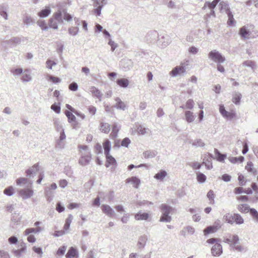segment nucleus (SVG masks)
I'll use <instances>...</instances> for the list:
<instances>
[{
	"label": "nucleus",
	"mask_w": 258,
	"mask_h": 258,
	"mask_svg": "<svg viewBox=\"0 0 258 258\" xmlns=\"http://www.w3.org/2000/svg\"><path fill=\"white\" fill-rule=\"evenodd\" d=\"M53 18L58 23L62 24L63 20L67 21H70L72 20L73 17L68 13L66 9L62 11L59 10L53 14Z\"/></svg>",
	"instance_id": "nucleus-1"
},
{
	"label": "nucleus",
	"mask_w": 258,
	"mask_h": 258,
	"mask_svg": "<svg viewBox=\"0 0 258 258\" xmlns=\"http://www.w3.org/2000/svg\"><path fill=\"white\" fill-rule=\"evenodd\" d=\"M208 56L210 59L219 63H223L225 61V57L216 50L211 51Z\"/></svg>",
	"instance_id": "nucleus-2"
},
{
	"label": "nucleus",
	"mask_w": 258,
	"mask_h": 258,
	"mask_svg": "<svg viewBox=\"0 0 258 258\" xmlns=\"http://www.w3.org/2000/svg\"><path fill=\"white\" fill-rule=\"evenodd\" d=\"M95 9L93 12L96 16H100L103 7L107 4V0H92Z\"/></svg>",
	"instance_id": "nucleus-3"
},
{
	"label": "nucleus",
	"mask_w": 258,
	"mask_h": 258,
	"mask_svg": "<svg viewBox=\"0 0 258 258\" xmlns=\"http://www.w3.org/2000/svg\"><path fill=\"white\" fill-rule=\"evenodd\" d=\"M91 154L90 151L81 152V157L79 160V163L82 166L88 165L91 160Z\"/></svg>",
	"instance_id": "nucleus-4"
},
{
	"label": "nucleus",
	"mask_w": 258,
	"mask_h": 258,
	"mask_svg": "<svg viewBox=\"0 0 258 258\" xmlns=\"http://www.w3.org/2000/svg\"><path fill=\"white\" fill-rule=\"evenodd\" d=\"M133 62L129 59H123L120 62V67L124 71H128L130 70L133 68Z\"/></svg>",
	"instance_id": "nucleus-5"
},
{
	"label": "nucleus",
	"mask_w": 258,
	"mask_h": 258,
	"mask_svg": "<svg viewBox=\"0 0 258 258\" xmlns=\"http://www.w3.org/2000/svg\"><path fill=\"white\" fill-rule=\"evenodd\" d=\"M159 37L158 33L157 31L153 30V31H150L149 32L146 37V40L148 41L149 43H155V42H157V38Z\"/></svg>",
	"instance_id": "nucleus-6"
},
{
	"label": "nucleus",
	"mask_w": 258,
	"mask_h": 258,
	"mask_svg": "<svg viewBox=\"0 0 258 258\" xmlns=\"http://www.w3.org/2000/svg\"><path fill=\"white\" fill-rule=\"evenodd\" d=\"M185 72V67L183 66H176L170 72V74L173 77L184 74Z\"/></svg>",
	"instance_id": "nucleus-7"
},
{
	"label": "nucleus",
	"mask_w": 258,
	"mask_h": 258,
	"mask_svg": "<svg viewBox=\"0 0 258 258\" xmlns=\"http://www.w3.org/2000/svg\"><path fill=\"white\" fill-rule=\"evenodd\" d=\"M19 194L23 199L25 200L31 198L33 196V191L30 188L22 189L19 191Z\"/></svg>",
	"instance_id": "nucleus-8"
},
{
	"label": "nucleus",
	"mask_w": 258,
	"mask_h": 258,
	"mask_svg": "<svg viewBox=\"0 0 258 258\" xmlns=\"http://www.w3.org/2000/svg\"><path fill=\"white\" fill-rule=\"evenodd\" d=\"M39 170V163L35 164L32 167L26 171L27 176L29 178L33 177Z\"/></svg>",
	"instance_id": "nucleus-9"
},
{
	"label": "nucleus",
	"mask_w": 258,
	"mask_h": 258,
	"mask_svg": "<svg viewBox=\"0 0 258 258\" xmlns=\"http://www.w3.org/2000/svg\"><path fill=\"white\" fill-rule=\"evenodd\" d=\"M239 241V237L237 235H229V237H225L223 239V242L230 244V246H231V244L233 243V244H238Z\"/></svg>",
	"instance_id": "nucleus-10"
},
{
	"label": "nucleus",
	"mask_w": 258,
	"mask_h": 258,
	"mask_svg": "<svg viewBox=\"0 0 258 258\" xmlns=\"http://www.w3.org/2000/svg\"><path fill=\"white\" fill-rule=\"evenodd\" d=\"M211 252L213 256H219L222 253V245L219 243H216L213 246Z\"/></svg>",
	"instance_id": "nucleus-11"
},
{
	"label": "nucleus",
	"mask_w": 258,
	"mask_h": 258,
	"mask_svg": "<svg viewBox=\"0 0 258 258\" xmlns=\"http://www.w3.org/2000/svg\"><path fill=\"white\" fill-rule=\"evenodd\" d=\"M101 209L102 211L109 217L112 218L114 216L115 212L113 209L111 208L109 205H102Z\"/></svg>",
	"instance_id": "nucleus-12"
},
{
	"label": "nucleus",
	"mask_w": 258,
	"mask_h": 258,
	"mask_svg": "<svg viewBox=\"0 0 258 258\" xmlns=\"http://www.w3.org/2000/svg\"><path fill=\"white\" fill-rule=\"evenodd\" d=\"M158 45L162 47H165L170 43V40L168 36H163L157 40Z\"/></svg>",
	"instance_id": "nucleus-13"
},
{
	"label": "nucleus",
	"mask_w": 258,
	"mask_h": 258,
	"mask_svg": "<svg viewBox=\"0 0 258 258\" xmlns=\"http://www.w3.org/2000/svg\"><path fill=\"white\" fill-rule=\"evenodd\" d=\"M90 92L93 94V95L99 99L100 101L101 100V98L103 96V94L100 91V90L94 86H92L89 88Z\"/></svg>",
	"instance_id": "nucleus-14"
},
{
	"label": "nucleus",
	"mask_w": 258,
	"mask_h": 258,
	"mask_svg": "<svg viewBox=\"0 0 258 258\" xmlns=\"http://www.w3.org/2000/svg\"><path fill=\"white\" fill-rule=\"evenodd\" d=\"M115 101L116 102V104L113 105V107L117 109L125 110L126 109L125 103L122 101L121 99L116 97L115 98Z\"/></svg>",
	"instance_id": "nucleus-15"
},
{
	"label": "nucleus",
	"mask_w": 258,
	"mask_h": 258,
	"mask_svg": "<svg viewBox=\"0 0 258 258\" xmlns=\"http://www.w3.org/2000/svg\"><path fill=\"white\" fill-rule=\"evenodd\" d=\"M21 247L18 249L13 250V253L17 258H20L22 256V253L25 252L26 247L25 244L23 243L21 245Z\"/></svg>",
	"instance_id": "nucleus-16"
},
{
	"label": "nucleus",
	"mask_w": 258,
	"mask_h": 258,
	"mask_svg": "<svg viewBox=\"0 0 258 258\" xmlns=\"http://www.w3.org/2000/svg\"><path fill=\"white\" fill-rule=\"evenodd\" d=\"M148 240V237L146 235H143L141 236L139 238V240L137 243V245L139 249H143L144 248L146 245V243Z\"/></svg>",
	"instance_id": "nucleus-17"
},
{
	"label": "nucleus",
	"mask_w": 258,
	"mask_h": 258,
	"mask_svg": "<svg viewBox=\"0 0 258 258\" xmlns=\"http://www.w3.org/2000/svg\"><path fill=\"white\" fill-rule=\"evenodd\" d=\"M105 155L106 159L105 163V166L106 167H108L110 165L116 164V161L115 159L113 156H112L110 153Z\"/></svg>",
	"instance_id": "nucleus-18"
},
{
	"label": "nucleus",
	"mask_w": 258,
	"mask_h": 258,
	"mask_svg": "<svg viewBox=\"0 0 258 258\" xmlns=\"http://www.w3.org/2000/svg\"><path fill=\"white\" fill-rule=\"evenodd\" d=\"M160 210L162 214L169 215L170 212L173 210V208L167 204H162L160 206Z\"/></svg>",
	"instance_id": "nucleus-19"
},
{
	"label": "nucleus",
	"mask_w": 258,
	"mask_h": 258,
	"mask_svg": "<svg viewBox=\"0 0 258 258\" xmlns=\"http://www.w3.org/2000/svg\"><path fill=\"white\" fill-rule=\"evenodd\" d=\"M20 42V39L18 37H13L11 39L9 40H6L3 41L2 42V45H4L5 44H7L10 45L11 46H14L16 44L19 43Z\"/></svg>",
	"instance_id": "nucleus-20"
},
{
	"label": "nucleus",
	"mask_w": 258,
	"mask_h": 258,
	"mask_svg": "<svg viewBox=\"0 0 258 258\" xmlns=\"http://www.w3.org/2000/svg\"><path fill=\"white\" fill-rule=\"evenodd\" d=\"M78 255V251L74 247H71L66 255L67 258H74Z\"/></svg>",
	"instance_id": "nucleus-21"
},
{
	"label": "nucleus",
	"mask_w": 258,
	"mask_h": 258,
	"mask_svg": "<svg viewBox=\"0 0 258 258\" xmlns=\"http://www.w3.org/2000/svg\"><path fill=\"white\" fill-rule=\"evenodd\" d=\"M149 217V215L147 213H141L139 212L135 215V218L137 220H147Z\"/></svg>",
	"instance_id": "nucleus-22"
},
{
	"label": "nucleus",
	"mask_w": 258,
	"mask_h": 258,
	"mask_svg": "<svg viewBox=\"0 0 258 258\" xmlns=\"http://www.w3.org/2000/svg\"><path fill=\"white\" fill-rule=\"evenodd\" d=\"M51 13V9L49 7H46L45 9L42 10L38 14V15L40 18H45L49 16Z\"/></svg>",
	"instance_id": "nucleus-23"
},
{
	"label": "nucleus",
	"mask_w": 258,
	"mask_h": 258,
	"mask_svg": "<svg viewBox=\"0 0 258 258\" xmlns=\"http://www.w3.org/2000/svg\"><path fill=\"white\" fill-rule=\"evenodd\" d=\"M214 153L216 159L219 162H224L226 157V155L222 154L217 149H214Z\"/></svg>",
	"instance_id": "nucleus-24"
},
{
	"label": "nucleus",
	"mask_w": 258,
	"mask_h": 258,
	"mask_svg": "<svg viewBox=\"0 0 258 258\" xmlns=\"http://www.w3.org/2000/svg\"><path fill=\"white\" fill-rule=\"evenodd\" d=\"M220 1V0H214L211 3L207 2L205 3V5L203 7V9H205L206 7H208L210 9H214Z\"/></svg>",
	"instance_id": "nucleus-25"
},
{
	"label": "nucleus",
	"mask_w": 258,
	"mask_h": 258,
	"mask_svg": "<svg viewBox=\"0 0 258 258\" xmlns=\"http://www.w3.org/2000/svg\"><path fill=\"white\" fill-rule=\"evenodd\" d=\"M157 154L156 150H148L143 152V156L145 158H152Z\"/></svg>",
	"instance_id": "nucleus-26"
},
{
	"label": "nucleus",
	"mask_w": 258,
	"mask_h": 258,
	"mask_svg": "<svg viewBox=\"0 0 258 258\" xmlns=\"http://www.w3.org/2000/svg\"><path fill=\"white\" fill-rule=\"evenodd\" d=\"M100 130L101 132L108 134L110 131V126L107 123L101 122L100 124Z\"/></svg>",
	"instance_id": "nucleus-27"
},
{
	"label": "nucleus",
	"mask_w": 258,
	"mask_h": 258,
	"mask_svg": "<svg viewBox=\"0 0 258 258\" xmlns=\"http://www.w3.org/2000/svg\"><path fill=\"white\" fill-rule=\"evenodd\" d=\"M103 147L104 150V154L110 153L111 150V143L108 139L105 140L103 144Z\"/></svg>",
	"instance_id": "nucleus-28"
},
{
	"label": "nucleus",
	"mask_w": 258,
	"mask_h": 258,
	"mask_svg": "<svg viewBox=\"0 0 258 258\" xmlns=\"http://www.w3.org/2000/svg\"><path fill=\"white\" fill-rule=\"evenodd\" d=\"M131 182L135 188H138L139 185L140 183V180L136 176H133L131 178H128L126 180V182L128 183Z\"/></svg>",
	"instance_id": "nucleus-29"
},
{
	"label": "nucleus",
	"mask_w": 258,
	"mask_h": 258,
	"mask_svg": "<svg viewBox=\"0 0 258 258\" xmlns=\"http://www.w3.org/2000/svg\"><path fill=\"white\" fill-rule=\"evenodd\" d=\"M129 80L127 79L122 78L117 80L116 83L120 87L122 88H126L129 85Z\"/></svg>",
	"instance_id": "nucleus-30"
},
{
	"label": "nucleus",
	"mask_w": 258,
	"mask_h": 258,
	"mask_svg": "<svg viewBox=\"0 0 258 258\" xmlns=\"http://www.w3.org/2000/svg\"><path fill=\"white\" fill-rule=\"evenodd\" d=\"M185 120L188 123L192 122L195 119L193 112L190 111H186L185 112Z\"/></svg>",
	"instance_id": "nucleus-31"
},
{
	"label": "nucleus",
	"mask_w": 258,
	"mask_h": 258,
	"mask_svg": "<svg viewBox=\"0 0 258 258\" xmlns=\"http://www.w3.org/2000/svg\"><path fill=\"white\" fill-rule=\"evenodd\" d=\"M166 175V171L163 170H161L159 172L154 175V177L157 180H163Z\"/></svg>",
	"instance_id": "nucleus-32"
},
{
	"label": "nucleus",
	"mask_w": 258,
	"mask_h": 258,
	"mask_svg": "<svg viewBox=\"0 0 258 258\" xmlns=\"http://www.w3.org/2000/svg\"><path fill=\"white\" fill-rule=\"evenodd\" d=\"M237 209L241 213H247L249 212V210L251 208L247 204H240L238 206Z\"/></svg>",
	"instance_id": "nucleus-33"
},
{
	"label": "nucleus",
	"mask_w": 258,
	"mask_h": 258,
	"mask_svg": "<svg viewBox=\"0 0 258 258\" xmlns=\"http://www.w3.org/2000/svg\"><path fill=\"white\" fill-rule=\"evenodd\" d=\"M239 34L241 37L245 38L249 35V31L245 26H243L240 29Z\"/></svg>",
	"instance_id": "nucleus-34"
},
{
	"label": "nucleus",
	"mask_w": 258,
	"mask_h": 258,
	"mask_svg": "<svg viewBox=\"0 0 258 258\" xmlns=\"http://www.w3.org/2000/svg\"><path fill=\"white\" fill-rule=\"evenodd\" d=\"M233 221L234 223H235L237 224H241L244 222L243 219L239 214H233Z\"/></svg>",
	"instance_id": "nucleus-35"
},
{
	"label": "nucleus",
	"mask_w": 258,
	"mask_h": 258,
	"mask_svg": "<svg viewBox=\"0 0 258 258\" xmlns=\"http://www.w3.org/2000/svg\"><path fill=\"white\" fill-rule=\"evenodd\" d=\"M7 5H2L0 6V15L2 16L5 19H8V14L7 12Z\"/></svg>",
	"instance_id": "nucleus-36"
},
{
	"label": "nucleus",
	"mask_w": 258,
	"mask_h": 258,
	"mask_svg": "<svg viewBox=\"0 0 258 258\" xmlns=\"http://www.w3.org/2000/svg\"><path fill=\"white\" fill-rule=\"evenodd\" d=\"M73 219V216H72V215L70 214L68 217L66 219L65 221V224L63 227L64 230L65 231H67L68 230H69Z\"/></svg>",
	"instance_id": "nucleus-37"
},
{
	"label": "nucleus",
	"mask_w": 258,
	"mask_h": 258,
	"mask_svg": "<svg viewBox=\"0 0 258 258\" xmlns=\"http://www.w3.org/2000/svg\"><path fill=\"white\" fill-rule=\"evenodd\" d=\"M249 213L253 218L254 222L258 223V212L254 208H251L249 210Z\"/></svg>",
	"instance_id": "nucleus-38"
},
{
	"label": "nucleus",
	"mask_w": 258,
	"mask_h": 258,
	"mask_svg": "<svg viewBox=\"0 0 258 258\" xmlns=\"http://www.w3.org/2000/svg\"><path fill=\"white\" fill-rule=\"evenodd\" d=\"M196 174L197 179L198 182H199L200 183H204V182H205L207 179V177L204 174L200 172H198L196 173Z\"/></svg>",
	"instance_id": "nucleus-39"
},
{
	"label": "nucleus",
	"mask_w": 258,
	"mask_h": 258,
	"mask_svg": "<svg viewBox=\"0 0 258 258\" xmlns=\"http://www.w3.org/2000/svg\"><path fill=\"white\" fill-rule=\"evenodd\" d=\"M189 143L196 147H203L205 145V143L201 139H196L194 141H190Z\"/></svg>",
	"instance_id": "nucleus-40"
},
{
	"label": "nucleus",
	"mask_w": 258,
	"mask_h": 258,
	"mask_svg": "<svg viewBox=\"0 0 258 258\" xmlns=\"http://www.w3.org/2000/svg\"><path fill=\"white\" fill-rule=\"evenodd\" d=\"M53 121H54L53 123H54V126H55L57 131L60 132V131H61V130H63L62 128V123H61V122L60 121V120L58 119H57V118L54 119L53 120Z\"/></svg>",
	"instance_id": "nucleus-41"
},
{
	"label": "nucleus",
	"mask_w": 258,
	"mask_h": 258,
	"mask_svg": "<svg viewBox=\"0 0 258 258\" xmlns=\"http://www.w3.org/2000/svg\"><path fill=\"white\" fill-rule=\"evenodd\" d=\"M223 219L225 220V221L226 222H227L230 224H233L234 223L233 215H232L230 214L229 213L227 214L224 216Z\"/></svg>",
	"instance_id": "nucleus-42"
},
{
	"label": "nucleus",
	"mask_w": 258,
	"mask_h": 258,
	"mask_svg": "<svg viewBox=\"0 0 258 258\" xmlns=\"http://www.w3.org/2000/svg\"><path fill=\"white\" fill-rule=\"evenodd\" d=\"M65 114L67 116L69 122L71 123L76 120V118L75 116L70 111L66 110L65 112Z\"/></svg>",
	"instance_id": "nucleus-43"
},
{
	"label": "nucleus",
	"mask_w": 258,
	"mask_h": 258,
	"mask_svg": "<svg viewBox=\"0 0 258 258\" xmlns=\"http://www.w3.org/2000/svg\"><path fill=\"white\" fill-rule=\"evenodd\" d=\"M23 22L25 24L29 26L34 23V20L30 16L26 15L23 19Z\"/></svg>",
	"instance_id": "nucleus-44"
},
{
	"label": "nucleus",
	"mask_w": 258,
	"mask_h": 258,
	"mask_svg": "<svg viewBox=\"0 0 258 258\" xmlns=\"http://www.w3.org/2000/svg\"><path fill=\"white\" fill-rule=\"evenodd\" d=\"M241 94L239 93H236L232 98V101L236 105L239 104L241 98Z\"/></svg>",
	"instance_id": "nucleus-45"
},
{
	"label": "nucleus",
	"mask_w": 258,
	"mask_h": 258,
	"mask_svg": "<svg viewBox=\"0 0 258 258\" xmlns=\"http://www.w3.org/2000/svg\"><path fill=\"white\" fill-rule=\"evenodd\" d=\"M253 164L251 161H249L247 163V165L245 166V169L248 171L250 172H253V173H255L256 172V170L253 168Z\"/></svg>",
	"instance_id": "nucleus-46"
},
{
	"label": "nucleus",
	"mask_w": 258,
	"mask_h": 258,
	"mask_svg": "<svg viewBox=\"0 0 258 258\" xmlns=\"http://www.w3.org/2000/svg\"><path fill=\"white\" fill-rule=\"evenodd\" d=\"M217 231V230L213 226H210L204 230V233L205 235H207L210 233H214Z\"/></svg>",
	"instance_id": "nucleus-47"
},
{
	"label": "nucleus",
	"mask_w": 258,
	"mask_h": 258,
	"mask_svg": "<svg viewBox=\"0 0 258 258\" xmlns=\"http://www.w3.org/2000/svg\"><path fill=\"white\" fill-rule=\"evenodd\" d=\"M171 217L166 214H162L160 218V222H170L171 221Z\"/></svg>",
	"instance_id": "nucleus-48"
},
{
	"label": "nucleus",
	"mask_w": 258,
	"mask_h": 258,
	"mask_svg": "<svg viewBox=\"0 0 258 258\" xmlns=\"http://www.w3.org/2000/svg\"><path fill=\"white\" fill-rule=\"evenodd\" d=\"M11 72L14 76H20L23 73V69L22 68L12 69Z\"/></svg>",
	"instance_id": "nucleus-49"
},
{
	"label": "nucleus",
	"mask_w": 258,
	"mask_h": 258,
	"mask_svg": "<svg viewBox=\"0 0 258 258\" xmlns=\"http://www.w3.org/2000/svg\"><path fill=\"white\" fill-rule=\"evenodd\" d=\"M223 116L228 120H232L235 116V113L232 111L231 112L226 111V113H224Z\"/></svg>",
	"instance_id": "nucleus-50"
},
{
	"label": "nucleus",
	"mask_w": 258,
	"mask_h": 258,
	"mask_svg": "<svg viewBox=\"0 0 258 258\" xmlns=\"http://www.w3.org/2000/svg\"><path fill=\"white\" fill-rule=\"evenodd\" d=\"M26 72H27V70L25 71L24 73L23 74V76L21 78V80L23 82H28L32 80V77L30 75L25 73Z\"/></svg>",
	"instance_id": "nucleus-51"
},
{
	"label": "nucleus",
	"mask_w": 258,
	"mask_h": 258,
	"mask_svg": "<svg viewBox=\"0 0 258 258\" xmlns=\"http://www.w3.org/2000/svg\"><path fill=\"white\" fill-rule=\"evenodd\" d=\"M55 19L53 17L49 20L48 26L50 28H52L54 29H57L58 26L57 23L54 21Z\"/></svg>",
	"instance_id": "nucleus-52"
},
{
	"label": "nucleus",
	"mask_w": 258,
	"mask_h": 258,
	"mask_svg": "<svg viewBox=\"0 0 258 258\" xmlns=\"http://www.w3.org/2000/svg\"><path fill=\"white\" fill-rule=\"evenodd\" d=\"M147 128L142 125H139L137 128V132L140 135H145L147 133Z\"/></svg>",
	"instance_id": "nucleus-53"
},
{
	"label": "nucleus",
	"mask_w": 258,
	"mask_h": 258,
	"mask_svg": "<svg viewBox=\"0 0 258 258\" xmlns=\"http://www.w3.org/2000/svg\"><path fill=\"white\" fill-rule=\"evenodd\" d=\"M37 25L41 28L42 30H47L48 27L44 20H38L37 22Z\"/></svg>",
	"instance_id": "nucleus-54"
},
{
	"label": "nucleus",
	"mask_w": 258,
	"mask_h": 258,
	"mask_svg": "<svg viewBox=\"0 0 258 258\" xmlns=\"http://www.w3.org/2000/svg\"><path fill=\"white\" fill-rule=\"evenodd\" d=\"M244 158L243 156H240L239 157H231L229 160L233 163H236L237 162L240 163L244 161Z\"/></svg>",
	"instance_id": "nucleus-55"
},
{
	"label": "nucleus",
	"mask_w": 258,
	"mask_h": 258,
	"mask_svg": "<svg viewBox=\"0 0 258 258\" xmlns=\"http://www.w3.org/2000/svg\"><path fill=\"white\" fill-rule=\"evenodd\" d=\"M231 247L233 249H235V250H236L238 252H242L244 250H246V249L245 248H244L243 247L241 246L240 245H237V244H236L235 245V244H233V243L232 244H231Z\"/></svg>",
	"instance_id": "nucleus-56"
},
{
	"label": "nucleus",
	"mask_w": 258,
	"mask_h": 258,
	"mask_svg": "<svg viewBox=\"0 0 258 258\" xmlns=\"http://www.w3.org/2000/svg\"><path fill=\"white\" fill-rule=\"evenodd\" d=\"M79 31V28L77 27H72L69 29L70 34L75 36L76 35Z\"/></svg>",
	"instance_id": "nucleus-57"
},
{
	"label": "nucleus",
	"mask_w": 258,
	"mask_h": 258,
	"mask_svg": "<svg viewBox=\"0 0 258 258\" xmlns=\"http://www.w3.org/2000/svg\"><path fill=\"white\" fill-rule=\"evenodd\" d=\"M14 188L12 186H9L8 187L5 189L4 193L8 196L13 195L14 192Z\"/></svg>",
	"instance_id": "nucleus-58"
},
{
	"label": "nucleus",
	"mask_w": 258,
	"mask_h": 258,
	"mask_svg": "<svg viewBox=\"0 0 258 258\" xmlns=\"http://www.w3.org/2000/svg\"><path fill=\"white\" fill-rule=\"evenodd\" d=\"M51 109L56 113H59L60 112V106L59 105L57 104L56 103H53L51 106Z\"/></svg>",
	"instance_id": "nucleus-59"
},
{
	"label": "nucleus",
	"mask_w": 258,
	"mask_h": 258,
	"mask_svg": "<svg viewBox=\"0 0 258 258\" xmlns=\"http://www.w3.org/2000/svg\"><path fill=\"white\" fill-rule=\"evenodd\" d=\"M108 45L111 46V50L113 52L117 47V44L110 38L109 39Z\"/></svg>",
	"instance_id": "nucleus-60"
},
{
	"label": "nucleus",
	"mask_w": 258,
	"mask_h": 258,
	"mask_svg": "<svg viewBox=\"0 0 258 258\" xmlns=\"http://www.w3.org/2000/svg\"><path fill=\"white\" fill-rule=\"evenodd\" d=\"M243 66H246L251 68H253L255 64L254 62L251 60H246L242 63Z\"/></svg>",
	"instance_id": "nucleus-61"
},
{
	"label": "nucleus",
	"mask_w": 258,
	"mask_h": 258,
	"mask_svg": "<svg viewBox=\"0 0 258 258\" xmlns=\"http://www.w3.org/2000/svg\"><path fill=\"white\" fill-rule=\"evenodd\" d=\"M194 102L192 99H188L185 104V108L188 109H191L194 107Z\"/></svg>",
	"instance_id": "nucleus-62"
},
{
	"label": "nucleus",
	"mask_w": 258,
	"mask_h": 258,
	"mask_svg": "<svg viewBox=\"0 0 258 258\" xmlns=\"http://www.w3.org/2000/svg\"><path fill=\"white\" fill-rule=\"evenodd\" d=\"M203 164H205V166L206 167L207 169H210L213 167L212 163L211 162V160H209L208 159L205 160L204 159Z\"/></svg>",
	"instance_id": "nucleus-63"
},
{
	"label": "nucleus",
	"mask_w": 258,
	"mask_h": 258,
	"mask_svg": "<svg viewBox=\"0 0 258 258\" xmlns=\"http://www.w3.org/2000/svg\"><path fill=\"white\" fill-rule=\"evenodd\" d=\"M0 258H10V256L7 251L0 250Z\"/></svg>",
	"instance_id": "nucleus-64"
}]
</instances>
